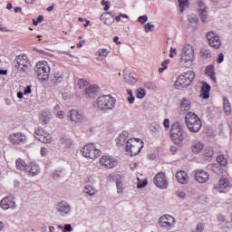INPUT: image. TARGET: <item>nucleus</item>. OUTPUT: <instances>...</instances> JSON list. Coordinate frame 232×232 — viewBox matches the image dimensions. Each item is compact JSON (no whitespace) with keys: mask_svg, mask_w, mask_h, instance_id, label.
Masks as SVG:
<instances>
[{"mask_svg":"<svg viewBox=\"0 0 232 232\" xmlns=\"http://www.w3.org/2000/svg\"><path fill=\"white\" fill-rule=\"evenodd\" d=\"M195 72L187 71L181 73L176 80L174 86L177 90H182V88H188L191 85V82L195 81Z\"/></svg>","mask_w":232,"mask_h":232,"instance_id":"20e7f679","label":"nucleus"},{"mask_svg":"<svg viewBox=\"0 0 232 232\" xmlns=\"http://www.w3.org/2000/svg\"><path fill=\"white\" fill-rule=\"evenodd\" d=\"M59 144L63 147V148H71L72 147V140L69 139L66 136H62L59 140Z\"/></svg>","mask_w":232,"mask_h":232,"instance_id":"7c9ffc66","label":"nucleus"},{"mask_svg":"<svg viewBox=\"0 0 232 232\" xmlns=\"http://www.w3.org/2000/svg\"><path fill=\"white\" fill-rule=\"evenodd\" d=\"M163 126H165V130H169V119L164 120Z\"/></svg>","mask_w":232,"mask_h":232,"instance_id":"338daca9","label":"nucleus"},{"mask_svg":"<svg viewBox=\"0 0 232 232\" xmlns=\"http://www.w3.org/2000/svg\"><path fill=\"white\" fill-rule=\"evenodd\" d=\"M56 209V213H58V215L60 217H69V215H72V205H70V203H68L67 201H60L56 204L55 207Z\"/></svg>","mask_w":232,"mask_h":232,"instance_id":"1a4fd4ad","label":"nucleus"},{"mask_svg":"<svg viewBox=\"0 0 232 232\" xmlns=\"http://www.w3.org/2000/svg\"><path fill=\"white\" fill-rule=\"evenodd\" d=\"M83 193H86L87 195H90L92 197L95 193V188H93V187L90 185H86L83 189Z\"/></svg>","mask_w":232,"mask_h":232,"instance_id":"a19ab883","label":"nucleus"},{"mask_svg":"<svg viewBox=\"0 0 232 232\" xmlns=\"http://www.w3.org/2000/svg\"><path fill=\"white\" fill-rule=\"evenodd\" d=\"M169 64V59H167L164 62H162L161 66H162V68H165V70H168Z\"/></svg>","mask_w":232,"mask_h":232,"instance_id":"774afa93","label":"nucleus"},{"mask_svg":"<svg viewBox=\"0 0 232 232\" xmlns=\"http://www.w3.org/2000/svg\"><path fill=\"white\" fill-rule=\"evenodd\" d=\"M0 206L2 209H15L17 208V204H15V201L14 199L10 198V197H5L1 199Z\"/></svg>","mask_w":232,"mask_h":232,"instance_id":"6ab92c4d","label":"nucleus"},{"mask_svg":"<svg viewBox=\"0 0 232 232\" xmlns=\"http://www.w3.org/2000/svg\"><path fill=\"white\" fill-rule=\"evenodd\" d=\"M16 169H19V171H26L28 165L26 164V161L23 159H17L15 161Z\"/></svg>","mask_w":232,"mask_h":232,"instance_id":"c756f323","label":"nucleus"},{"mask_svg":"<svg viewBox=\"0 0 232 232\" xmlns=\"http://www.w3.org/2000/svg\"><path fill=\"white\" fill-rule=\"evenodd\" d=\"M53 84H61V82H63V81H64V77L62 76L60 78H53L52 79Z\"/></svg>","mask_w":232,"mask_h":232,"instance_id":"13d9d810","label":"nucleus"},{"mask_svg":"<svg viewBox=\"0 0 232 232\" xmlns=\"http://www.w3.org/2000/svg\"><path fill=\"white\" fill-rule=\"evenodd\" d=\"M63 231V225L49 226V232H61Z\"/></svg>","mask_w":232,"mask_h":232,"instance_id":"37998d69","label":"nucleus"},{"mask_svg":"<svg viewBox=\"0 0 232 232\" xmlns=\"http://www.w3.org/2000/svg\"><path fill=\"white\" fill-rule=\"evenodd\" d=\"M28 56L26 54H20L14 60V68L18 72H28Z\"/></svg>","mask_w":232,"mask_h":232,"instance_id":"9d476101","label":"nucleus"},{"mask_svg":"<svg viewBox=\"0 0 232 232\" xmlns=\"http://www.w3.org/2000/svg\"><path fill=\"white\" fill-rule=\"evenodd\" d=\"M217 162L222 166V168H226V166H227V158L224 156V154H220L217 157Z\"/></svg>","mask_w":232,"mask_h":232,"instance_id":"c9c22d12","label":"nucleus"},{"mask_svg":"<svg viewBox=\"0 0 232 232\" xmlns=\"http://www.w3.org/2000/svg\"><path fill=\"white\" fill-rule=\"evenodd\" d=\"M217 63L218 64H222V63H224V53H220L218 54Z\"/></svg>","mask_w":232,"mask_h":232,"instance_id":"864d4df0","label":"nucleus"},{"mask_svg":"<svg viewBox=\"0 0 232 232\" xmlns=\"http://www.w3.org/2000/svg\"><path fill=\"white\" fill-rule=\"evenodd\" d=\"M218 189H227V188H232V179L229 180L227 178H222L218 181Z\"/></svg>","mask_w":232,"mask_h":232,"instance_id":"a878e982","label":"nucleus"},{"mask_svg":"<svg viewBox=\"0 0 232 232\" xmlns=\"http://www.w3.org/2000/svg\"><path fill=\"white\" fill-rule=\"evenodd\" d=\"M100 165L107 169H111V168H115V166H117V160H115L111 156H102L100 159Z\"/></svg>","mask_w":232,"mask_h":232,"instance_id":"2eb2a0df","label":"nucleus"},{"mask_svg":"<svg viewBox=\"0 0 232 232\" xmlns=\"http://www.w3.org/2000/svg\"><path fill=\"white\" fill-rule=\"evenodd\" d=\"M63 175L64 173L63 172V169H58L53 173V178L54 180H57V179H61V177H63Z\"/></svg>","mask_w":232,"mask_h":232,"instance_id":"49530a36","label":"nucleus"},{"mask_svg":"<svg viewBox=\"0 0 232 232\" xmlns=\"http://www.w3.org/2000/svg\"><path fill=\"white\" fill-rule=\"evenodd\" d=\"M127 101L129 102V104H133V102H135V96L133 95V91H131L130 89H127Z\"/></svg>","mask_w":232,"mask_h":232,"instance_id":"58836bf2","label":"nucleus"},{"mask_svg":"<svg viewBox=\"0 0 232 232\" xmlns=\"http://www.w3.org/2000/svg\"><path fill=\"white\" fill-rule=\"evenodd\" d=\"M40 153L42 157H46V155H48V149L42 147L40 150Z\"/></svg>","mask_w":232,"mask_h":232,"instance_id":"e2e57ef3","label":"nucleus"},{"mask_svg":"<svg viewBox=\"0 0 232 232\" xmlns=\"http://www.w3.org/2000/svg\"><path fill=\"white\" fill-rule=\"evenodd\" d=\"M198 15L200 16V19L202 23H208V11L207 10H198Z\"/></svg>","mask_w":232,"mask_h":232,"instance_id":"4c0bfd02","label":"nucleus"},{"mask_svg":"<svg viewBox=\"0 0 232 232\" xmlns=\"http://www.w3.org/2000/svg\"><path fill=\"white\" fill-rule=\"evenodd\" d=\"M123 79L127 84H130V86H135L137 83V79L128 71L123 72Z\"/></svg>","mask_w":232,"mask_h":232,"instance_id":"5701e85b","label":"nucleus"},{"mask_svg":"<svg viewBox=\"0 0 232 232\" xmlns=\"http://www.w3.org/2000/svg\"><path fill=\"white\" fill-rule=\"evenodd\" d=\"M173 219H175L173 216L168 214L163 215L160 218V220H163L165 222H173Z\"/></svg>","mask_w":232,"mask_h":232,"instance_id":"de8ad7c7","label":"nucleus"},{"mask_svg":"<svg viewBox=\"0 0 232 232\" xmlns=\"http://www.w3.org/2000/svg\"><path fill=\"white\" fill-rule=\"evenodd\" d=\"M99 92V87L97 85H89L84 91V94L87 98L93 97L95 93Z\"/></svg>","mask_w":232,"mask_h":232,"instance_id":"cd10ccee","label":"nucleus"},{"mask_svg":"<svg viewBox=\"0 0 232 232\" xmlns=\"http://www.w3.org/2000/svg\"><path fill=\"white\" fill-rule=\"evenodd\" d=\"M78 86H79L80 90H84V92H85L87 86H90V82H88V81H86L84 79H80V80H78Z\"/></svg>","mask_w":232,"mask_h":232,"instance_id":"ea45409f","label":"nucleus"},{"mask_svg":"<svg viewBox=\"0 0 232 232\" xmlns=\"http://www.w3.org/2000/svg\"><path fill=\"white\" fill-rule=\"evenodd\" d=\"M213 155H215L213 148L206 147V149L204 150V157L206 160H211V159H213Z\"/></svg>","mask_w":232,"mask_h":232,"instance_id":"473e14b6","label":"nucleus"},{"mask_svg":"<svg viewBox=\"0 0 232 232\" xmlns=\"http://www.w3.org/2000/svg\"><path fill=\"white\" fill-rule=\"evenodd\" d=\"M153 28H155V25L151 24L150 23H147V24L144 25V29H145V32H146V33L151 32V30H153Z\"/></svg>","mask_w":232,"mask_h":232,"instance_id":"603ef678","label":"nucleus"},{"mask_svg":"<svg viewBox=\"0 0 232 232\" xmlns=\"http://www.w3.org/2000/svg\"><path fill=\"white\" fill-rule=\"evenodd\" d=\"M176 196H178L179 198H182V200H184V198H186V192L182 190H178L176 191Z\"/></svg>","mask_w":232,"mask_h":232,"instance_id":"4d7b16f0","label":"nucleus"},{"mask_svg":"<svg viewBox=\"0 0 232 232\" xmlns=\"http://www.w3.org/2000/svg\"><path fill=\"white\" fill-rule=\"evenodd\" d=\"M144 148V141L140 139L130 138L127 140L126 152L130 153V157H135Z\"/></svg>","mask_w":232,"mask_h":232,"instance_id":"423d86ee","label":"nucleus"},{"mask_svg":"<svg viewBox=\"0 0 232 232\" xmlns=\"http://www.w3.org/2000/svg\"><path fill=\"white\" fill-rule=\"evenodd\" d=\"M204 231V224L198 223L196 227V232H202Z\"/></svg>","mask_w":232,"mask_h":232,"instance_id":"052dcab7","label":"nucleus"},{"mask_svg":"<svg viewBox=\"0 0 232 232\" xmlns=\"http://www.w3.org/2000/svg\"><path fill=\"white\" fill-rule=\"evenodd\" d=\"M32 93V86L28 85L24 91V95H30Z\"/></svg>","mask_w":232,"mask_h":232,"instance_id":"0e129e2a","label":"nucleus"},{"mask_svg":"<svg viewBox=\"0 0 232 232\" xmlns=\"http://www.w3.org/2000/svg\"><path fill=\"white\" fill-rule=\"evenodd\" d=\"M26 173H28L29 177H37L41 173V167L35 161H31L27 165Z\"/></svg>","mask_w":232,"mask_h":232,"instance_id":"a211bd4d","label":"nucleus"},{"mask_svg":"<svg viewBox=\"0 0 232 232\" xmlns=\"http://www.w3.org/2000/svg\"><path fill=\"white\" fill-rule=\"evenodd\" d=\"M153 182L157 188H160V189L168 188V179H166V174L162 172H160L155 176Z\"/></svg>","mask_w":232,"mask_h":232,"instance_id":"4468645a","label":"nucleus"},{"mask_svg":"<svg viewBox=\"0 0 232 232\" xmlns=\"http://www.w3.org/2000/svg\"><path fill=\"white\" fill-rule=\"evenodd\" d=\"M67 117L72 122H74V124H81V122L84 121V113L77 110H71Z\"/></svg>","mask_w":232,"mask_h":232,"instance_id":"ddd939ff","label":"nucleus"},{"mask_svg":"<svg viewBox=\"0 0 232 232\" xmlns=\"http://www.w3.org/2000/svg\"><path fill=\"white\" fill-rule=\"evenodd\" d=\"M178 3L179 5V10L180 12H184V8L189 5V2L188 0H178Z\"/></svg>","mask_w":232,"mask_h":232,"instance_id":"c03bdc74","label":"nucleus"},{"mask_svg":"<svg viewBox=\"0 0 232 232\" xmlns=\"http://www.w3.org/2000/svg\"><path fill=\"white\" fill-rule=\"evenodd\" d=\"M195 58V52L193 51V46L190 44H187L183 47L181 57H180V64L182 66H190L193 63V59Z\"/></svg>","mask_w":232,"mask_h":232,"instance_id":"0eeeda50","label":"nucleus"},{"mask_svg":"<svg viewBox=\"0 0 232 232\" xmlns=\"http://www.w3.org/2000/svg\"><path fill=\"white\" fill-rule=\"evenodd\" d=\"M96 53L99 57H108V55H110V51H108V49H101L97 51Z\"/></svg>","mask_w":232,"mask_h":232,"instance_id":"a18cd8bd","label":"nucleus"},{"mask_svg":"<svg viewBox=\"0 0 232 232\" xmlns=\"http://www.w3.org/2000/svg\"><path fill=\"white\" fill-rule=\"evenodd\" d=\"M198 10H208V7L206 6V4L202 1L198 2Z\"/></svg>","mask_w":232,"mask_h":232,"instance_id":"bf43d9fd","label":"nucleus"},{"mask_svg":"<svg viewBox=\"0 0 232 232\" xmlns=\"http://www.w3.org/2000/svg\"><path fill=\"white\" fill-rule=\"evenodd\" d=\"M208 169L213 171V173H216V175H220L222 171H224V169L218 166V164H211L208 166Z\"/></svg>","mask_w":232,"mask_h":232,"instance_id":"72a5a7b5","label":"nucleus"},{"mask_svg":"<svg viewBox=\"0 0 232 232\" xmlns=\"http://www.w3.org/2000/svg\"><path fill=\"white\" fill-rule=\"evenodd\" d=\"M41 121H42V122L44 123V124H48L49 122H50V116H48V114H46V115H43L42 117H41Z\"/></svg>","mask_w":232,"mask_h":232,"instance_id":"6e6d98bb","label":"nucleus"},{"mask_svg":"<svg viewBox=\"0 0 232 232\" xmlns=\"http://www.w3.org/2000/svg\"><path fill=\"white\" fill-rule=\"evenodd\" d=\"M146 186H148V181L143 180L140 183H138L137 188L138 189H142V188H146Z\"/></svg>","mask_w":232,"mask_h":232,"instance_id":"680f3d73","label":"nucleus"},{"mask_svg":"<svg viewBox=\"0 0 232 232\" xmlns=\"http://www.w3.org/2000/svg\"><path fill=\"white\" fill-rule=\"evenodd\" d=\"M71 231H73L72 225L66 224L64 227H63L62 232H71Z\"/></svg>","mask_w":232,"mask_h":232,"instance_id":"5fc2aeb1","label":"nucleus"},{"mask_svg":"<svg viewBox=\"0 0 232 232\" xmlns=\"http://www.w3.org/2000/svg\"><path fill=\"white\" fill-rule=\"evenodd\" d=\"M101 21H103L104 24L110 26V24H113L115 18L110 16V12H106L101 15Z\"/></svg>","mask_w":232,"mask_h":232,"instance_id":"c85d7f7f","label":"nucleus"},{"mask_svg":"<svg viewBox=\"0 0 232 232\" xmlns=\"http://www.w3.org/2000/svg\"><path fill=\"white\" fill-rule=\"evenodd\" d=\"M186 135H188V133H186L184 130V126H182V124L179 122H175L171 126L170 138L172 142H174V144L177 146H180L182 142H184Z\"/></svg>","mask_w":232,"mask_h":232,"instance_id":"f03ea898","label":"nucleus"},{"mask_svg":"<svg viewBox=\"0 0 232 232\" xmlns=\"http://www.w3.org/2000/svg\"><path fill=\"white\" fill-rule=\"evenodd\" d=\"M195 180L199 184H206L209 180V173L204 169H198L194 171Z\"/></svg>","mask_w":232,"mask_h":232,"instance_id":"f3484780","label":"nucleus"},{"mask_svg":"<svg viewBox=\"0 0 232 232\" xmlns=\"http://www.w3.org/2000/svg\"><path fill=\"white\" fill-rule=\"evenodd\" d=\"M9 140L11 144L18 146L26 142V136L21 132H16L9 136Z\"/></svg>","mask_w":232,"mask_h":232,"instance_id":"dca6fc26","label":"nucleus"},{"mask_svg":"<svg viewBox=\"0 0 232 232\" xmlns=\"http://www.w3.org/2000/svg\"><path fill=\"white\" fill-rule=\"evenodd\" d=\"M188 22L190 23V24H197V23H198V16H197L196 14L188 15Z\"/></svg>","mask_w":232,"mask_h":232,"instance_id":"09e8293b","label":"nucleus"},{"mask_svg":"<svg viewBox=\"0 0 232 232\" xmlns=\"http://www.w3.org/2000/svg\"><path fill=\"white\" fill-rule=\"evenodd\" d=\"M207 39L208 41L209 46L212 48H215L216 50H218L220 46L222 45V42L220 41V36H218L214 32H209L207 34Z\"/></svg>","mask_w":232,"mask_h":232,"instance_id":"f8f14e48","label":"nucleus"},{"mask_svg":"<svg viewBox=\"0 0 232 232\" xmlns=\"http://www.w3.org/2000/svg\"><path fill=\"white\" fill-rule=\"evenodd\" d=\"M147 22H148V15H141L138 17V23H140V24H146Z\"/></svg>","mask_w":232,"mask_h":232,"instance_id":"8fccbe9b","label":"nucleus"},{"mask_svg":"<svg viewBox=\"0 0 232 232\" xmlns=\"http://www.w3.org/2000/svg\"><path fill=\"white\" fill-rule=\"evenodd\" d=\"M180 108L183 111H189V110H191V102L184 98L180 103Z\"/></svg>","mask_w":232,"mask_h":232,"instance_id":"2f4dec72","label":"nucleus"},{"mask_svg":"<svg viewBox=\"0 0 232 232\" xmlns=\"http://www.w3.org/2000/svg\"><path fill=\"white\" fill-rule=\"evenodd\" d=\"M205 74H207V76L209 77V79H211L213 82H217V76H215L216 73L214 64H210L205 68Z\"/></svg>","mask_w":232,"mask_h":232,"instance_id":"b1692460","label":"nucleus"},{"mask_svg":"<svg viewBox=\"0 0 232 232\" xmlns=\"http://www.w3.org/2000/svg\"><path fill=\"white\" fill-rule=\"evenodd\" d=\"M35 139L44 144H50L52 142V136L44 129L38 127L34 130Z\"/></svg>","mask_w":232,"mask_h":232,"instance_id":"9b49d317","label":"nucleus"},{"mask_svg":"<svg viewBox=\"0 0 232 232\" xmlns=\"http://www.w3.org/2000/svg\"><path fill=\"white\" fill-rule=\"evenodd\" d=\"M175 224H177V220L173 219V221H164L162 219H159L160 227L162 229H166L167 231H171L175 227Z\"/></svg>","mask_w":232,"mask_h":232,"instance_id":"4be33fe9","label":"nucleus"},{"mask_svg":"<svg viewBox=\"0 0 232 232\" xmlns=\"http://www.w3.org/2000/svg\"><path fill=\"white\" fill-rule=\"evenodd\" d=\"M199 53L203 59H211L212 57L211 51L208 48H201Z\"/></svg>","mask_w":232,"mask_h":232,"instance_id":"e433bc0d","label":"nucleus"},{"mask_svg":"<svg viewBox=\"0 0 232 232\" xmlns=\"http://www.w3.org/2000/svg\"><path fill=\"white\" fill-rule=\"evenodd\" d=\"M116 188H117L118 193H122V191H123V188H122V181L117 180V181H116Z\"/></svg>","mask_w":232,"mask_h":232,"instance_id":"3c124183","label":"nucleus"},{"mask_svg":"<svg viewBox=\"0 0 232 232\" xmlns=\"http://www.w3.org/2000/svg\"><path fill=\"white\" fill-rule=\"evenodd\" d=\"M160 130V125L154 123L151 125V131H159Z\"/></svg>","mask_w":232,"mask_h":232,"instance_id":"69168bd1","label":"nucleus"},{"mask_svg":"<svg viewBox=\"0 0 232 232\" xmlns=\"http://www.w3.org/2000/svg\"><path fill=\"white\" fill-rule=\"evenodd\" d=\"M202 150H204V143H202L199 140H193L190 144V151H192V153H194V155H198V153H200V151H202Z\"/></svg>","mask_w":232,"mask_h":232,"instance_id":"412c9836","label":"nucleus"},{"mask_svg":"<svg viewBox=\"0 0 232 232\" xmlns=\"http://www.w3.org/2000/svg\"><path fill=\"white\" fill-rule=\"evenodd\" d=\"M223 106L226 115H229L231 113V103H229V100L227 97L223 99Z\"/></svg>","mask_w":232,"mask_h":232,"instance_id":"f704fd0d","label":"nucleus"},{"mask_svg":"<svg viewBox=\"0 0 232 232\" xmlns=\"http://www.w3.org/2000/svg\"><path fill=\"white\" fill-rule=\"evenodd\" d=\"M34 72L38 81L41 82H46L50 79V65L46 61L38 62L34 68Z\"/></svg>","mask_w":232,"mask_h":232,"instance_id":"39448f33","label":"nucleus"},{"mask_svg":"<svg viewBox=\"0 0 232 232\" xmlns=\"http://www.w3.org/2000/svg\"><path fill=\"white\" fill-rule=\"evenodd\" d=\"M176 179L179 184H187L188 183V173L183 170H179L176 173Z\"/></svg>","mask_w":232,"mask_h":232,"instance_id":"bb28decb","label":"nucleus"},{"mask_svg":"<svg viewBox=\"0 0 232 232\" xmlns=\"http://www.w3.org/2000/svg\"><path fill=\"white\" fill-rule=\"evenodd\" d=\"M210 92H211V85L204 82L201 87V93H200V96L202 97V99H209Z\"/></svg>","mask_w":232,"mask_h":232,"instance_id":"393cba45","label":"nucleus"},{"mask_svg":"<svg viewBox=\"0 0 232 232\" xmlns=\"http://www.w3.org/2000/svg\"><path fill=\"white\" fill-rule=\"evenodd\" d=\"M129 137L130 133L126 130H123L116 139V145L118 146V148H122V146H128Z\"/></svg>","mask_w":232,"mask_h":232,"instance_id":"aec40b11","label":"nucleus"},{"mask_svg":"<svg viewBox=\"0 0 232 232\" xmlns=\"http://www.w3.org/2000/svg\"><path fill=\"white\" fill-rule=\"evenodd\" d=\"M117 104V100L111 95H102L97 98L94 106L102 111H111Z\"/></svg>","mask_w":232,"mask_h":232,"instance_id":"f257e3e1","label":"nucleus"},{"mask_svg":"<svg viewBox=\"0 0 232 232\" xmlns=\"http://www.w3.org/2000/svg\"><path fill=\"white\" fill-rule=\"evenodd\" d=\"M185 122L188 131L191 133H198L202 129V121H200V118L193 112H188L185 116Z\"/></svg>","mask_w":232,"mask_h":232,"instance_id":"7ed1b4c3","label":"nucleus"},{"mask_svg":"<svg viewBox=\"0 0 232 232\" xmlns=\"http://www.w3.org/2000/svg\"><path fill=\"white\" fill-rule=\"evenodd\" d=\"M136 97L137 99H144V97H146V90L144 89H138L136 91Z\"/></svg>","mask_w":232,"mask_h":232,"instance_id":"79ce46f5","label":"nucleus"},{"mask_svg":"<svg viewBox=\"0 0 232 232\" xmlns=\"http://www.w3.org/2000/svg\"><path fill=\"white\" fill-rule=\"evenodd\" d=\"M82 153L88 160H95L98 157H101V150L95 147L93 143H88L82 149Z\"/></svg>","mask_w":232,"mask_h":232,"instance_id":"6e6552de","label":"nucleus"}]
</instances>
